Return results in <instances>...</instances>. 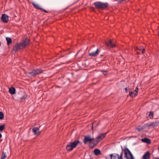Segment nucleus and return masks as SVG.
<instances>
[{
	"instance_id": "27",
	"label": "nucleus",
	"mask_w": 159,
	"mask_h": 159,
	"mask_svg": "<svg viewBox=\"0 0 159 159\" xmlns=\"http://www.w3.org/2000/svg\"><path fill=\"white\" fill-rule=\"evenodd\" d=\"M27 97V96L26 95H25L23 97L20 98V100L21 101L25 100L26 98Z\"/></svg>"
},
{
	"instance_id": "16",
	"label": "nucleus",
	"mask_w": 159,
	"mask_h": 159,
	"mask_svg": "<svg viewBox=\"0 0 159 159\" xmlns=\"http://www.w3.org/2000/svg\"><path fill=\"white\" fill-rule=\"evenodd\" d=\"M94 153L95 155H100L101 153L100 150L98 149H96L94 150Z\"/></svg>"
},
{
	"instance_id": "20",
	"label": "nucleus",
	"mask_w": 159,
	"mask_h": 159,
	"mask_svg": "<svg viewBox=\"0 0 159 159\" xmlns=\"http://www.w3.org/2000/svg\"><path fill=\"white\" fill-rule=\"evenodd\" d=\"M32 4L34 6V7L37 9L39 10L42 9V8H41L40 6L38 4H36L34 2L32 3Z\"/></svg>"
},
{
	"instance_id": "2",
	"label": "nucleus",
	"mask_w": 159,
	"mask_h": 159,
	"mask_svg": "<svg viewBox=\"0 0 159 159\" xmlns=\"http://www.w3.org/2000/svg\"><path fill=\"white\" fill-rule=\"evenodd\" d=\"M93 4L98 9H106L107 8L109 4L107 2L103 3L101 2H95Z\"/></svg>"
},
{
	"instance_id": "4",
	"label": "nucleus",
	"mask_w": 159,
	"mask_h": 159,
	"mask_svg": "<svg viewBox=\"0 0 159 159\" xmlns=\"http://www.w3.org/2000/svg\"><path fill=\"white\" fill-rule=\"evenodd\" d=\"M123 150L124 152V157L126 159H134L132 154L127 148H125Z\"/></svg>"
},
{
	"instance_id": "21",
	"label": "nucleus",
	"mask_w": 159,
	"mask_h": 159,
	"mask_svg": "<svg viewBox=\"0 0 159 159\" xmlns=\"http://www.w3.org/2000/svg\"><path fill=\"white\" fill-rule=\"evenodd\" d=\"M142 141L143 142H145V143H147L148 144H149L151 143L150 140L147 138H145L143 139H142Z\"/></svg>"
},
{
	"instance_id": "7",
	"label": "nucleus",
	"mask_w": 159,
	"mask_h": 159,
	"mask_svg": "<svg viewBox=\"0 0 159 159\" xmlns=\"http://www.w3.org/2000/svg\"><path fill=\"white\" fill-rule=\"evenodd\" d=\"M105 43L107 45L111 48H113L116 46V45L114 42L111 40H109L107 41H106Z\"/></svg>"
},
{
	"instance_id": "19",
	"label": "nucleus",
	"mask_w": 159,
	"mask_h": 159,
	"mask_svg": "<svg viewBox=\"0 0 159 159\" xmlns=\"http://www.w3.org/2000/svg\"><path fill=\"white\" fill-rule=\"evenodd\" d=\"M6 40L7 41V44L8 45H10L12 42L11 39L10 38L8 37H6Z\"/></svg>"
},
{
	"instance_id": "25",
	"label": "nucleus",
	"mask_w": 159,
	"mask_h": 159,
	"mask_svg": "<svg viewBox=\"0 0 159 159\" xmlns=\"http://www.w3.org/2000/svg\"><path fill=\"white\" fill-rule=\"evenodd\" d=\"M5 128V125L4 124L0 125V131H2Z\"/></svg>"
},
{
	"instance_id": "5",
	"label": "nucleus",
	"mask_w": 159,
	"mask_h": 159,
	"mask_svg": "<svg viewBox=\"0 0 159 159\" xmlns=\"http://www.w3.org/2000/svg\"><path fill=\"white\" fill-rule=\"evenodd\" d=\"M92 140L89 143V147L91 148H93L98 144L99 142L96 138H92Z\"/></svg>"
},
{
	"instance_id": "35",
	"label": "nucleus",
	"mask_w": 159,
	"mask_h": 159,
	"mask_svg": "<svg viewBox=\"0 0 159 159\" xmlns=\"http://www.w3.org/2000/svg\"><path fill=\"white\" fill-rule=\"evenodd\" d=\"M137 54H138V55L139 54H140V52H137Z\"/></svg>"
},
{
	"instance_id": "8",
	"label": "nucleus",
	"mask_w": 159,
	"mask_h": 159,
	"mask_svg": "<svg viewBox=\"0 0 159 159\" xmlns=\"http://www.w3.org/2000/svg\"><path fill=\"white\" fill-rule=\"evenodd\" d=\"M107 133H102L99 134L96 138L99 142L102 140L106 136Z\"/></svg>"
},
{
	"instance_id": "31",
	"label": "nucleus",
	"mask_w": 159,
	"mask_h": 159,
	"mask_svg": "<svg viewBox=\"0 0 159 159\" xmlns=\"http://www.w3.org/2000/svg\"><path fill=\"white\" fill-rule=\"evenodd\" d=\"M142 128H136V129L138 131H140L141 130Z\"/></svg>"
},
{
	"instance_id": "17",
	"label": "nucleus",
	"mask_w": 159,
	"mask_h": 159,
	"mask_svg": "<svg viewBox=\"0 0 159 159\" xmlns=\"http://www.w3.org/2000/svg\"><path fill=\"white\" fill-rule=\"evenodd\" d=\"M158 126V123L157 122H152L148 125V126L151 127L152 128H154L155 126Z\"/></svg>"
},
{
	"instance_id": "34",
	"label": "nucleus",
	"mask_w": 159,
	"mask_h": 159,
	"mask_svg": "<svg viewBox=\"0 0 159 159\" xmlns=\"http://www.w3.org/2000/svg\"><path fill=\"white\" fill-rule=\"evenodd\" d=\"M157 32L158 34V35L159 36V27L157 28Z\"/></svg>"
},
{
	"instance_id": "22",
	"label": "nucleus",
	"mask_w": 159,
	"mask_h": 159,
	"mask_svg": "<svg viewBox=\"0 0 159 159\" xmlns=\"http://www.w3.org/2000/svg\"><path fill=\"white\" fill-rule=\"evenodd\" d=\"M139 91V89L138 87L136 88L134 90V97H136L138 95V92Z\"/></svg>"
},
{
	"instance_id": "13",
	"label": "nucleus",
	"mask_w": 159,
	"mask_h": 159,
	"mask_svg": "<svg viewBox=\"0 0 159 159\" xmlns=\"http://www.w3.org/2000/svg\"><path fill=\"white\" fill-rule=\"evenodd\" d=\"M99 53L98 49H97L95 52H92L89 53V55L90 56L95 57L98 55Z\"/></svg>"
},
{
	"instance_id": "26",
	"label": "nucleus",
	"mask_w": 159,
	"mask_h": 159,
	"mask_svg": "<svg viewBox=\"0 0 159 159\" xmlns=\"http://www.w3.org/2000/svg\"><path fill=\"white\" fill-rule=\"evenodd\" d=\"M4 118V115L2 112H0V120L3 119Z\"/></svg>"
},
{
	"instance_id": "33",
	"label": "nucleus",
	"mask_w": 159,
	"mask_h": 159,
	"mask_svg": "<svg viewBox=\"0 0 159 159\" xmlns=\"http://www.w3.org/2000/svg\"><path fill=\"white\" fill-rule=\"evenodd\" d=\"M125 92L126 93H128V90L127 89V88H125Z\"/></svg>"
},
{
	"instance_id": "12",
	"label": "nucleus",
	"mask_w": 159,
	"mask_h": 159,
	"mask_svg": "<svg viewBox=\"0 0 159 159\" xmlns=\"http://www.w3.org/2000/svg\"><path fill=\"white\" fill-rule=\"evenodd\" d=\"M23 48H24L21 43L16 44L14 47V49L15 51H17L18 49H22Z\"/></svg>"
},
{
	"instance_id": "3",
	"label": "nucleus",
	"mask_w": 159,
	"mask_h": 159,
	"mask_svg": "<svg viewBox=\"0 0 159 159\" xmlns=\"http://www.w3.org/2000/svg\"><path fill=\"white\" fill-rule=\"evenodd\" d=\"M79 143L78 140L74 141L72 143L70 142L66 145V148L67 151H71L78 145Z\"/></svg>"
},
{
	"instance_id": "11",
	"label": "nucleus",
	"mask_w": 159,
	"mask_h": 159,
	"mask_svg": "<svg viewBox=\"0 0 159 159\" xmlns=\"http://www.w3.org/2000/svg\"><path fill=\"white\" fill-rule=\"evenodd\" d=\"M1 19L3 22L6 23L8 21V17L7 15L4 14L2 15Z\"/></svg>"
},
{
	"instance_id": "24",
	"label": "nucleus",
	"mask_w": 159,
	"mask_h": 159,
	"mask_svg": "<svg viewBox=\"0 0 159 159\" xmlns=\"http://www.w3.org/2000/svg\"><path fill=\"white\" fill-rule=\"evenodd\" d=\"M149 117L150 118H152L153 117V112L151 111L150 112L149 114Z\"/></svg>"
},
{
	"instance_id": "29",
	"label": "nucleus",
	"mask_w": 159,
	"mask_h": 159,
	"mask_svg": "<svg viewBox=\"0 0 159 159\" xmlns=\"http://www.w3.org/2000/svg\"><path fill=\"white\" fill-rule=\"evenodd\" d=\"M101 72L104 75H105L107 74V72H108V71L102 70L101 71Z\"/></svg>"
},
{
	"instance_id": "15",
	"label": "nucleus",
	"mask_w": 159,
	"mask_h": 159,
	"mask_svg": "<svg viewBox=\"0 0 159 159\" xmlns=\"http://www.w3.org/2000/svg\"><path fill=\"white\" fill-rule=\"evenodd\" d=\"M9 92L11 94H14L16 93V89L13 87H11L9 89Z\"/></svg>"
},
{
	"instance_id": "28",
	"label": "nucleus",
	"mask_w": 159,
	"mask_h": 159,
	"mask_svg": "<svg viewBox=\"0 0 159 159\" xmlns=\"http://www.w3.org/2000/svg\"><path fill=\"white\" fill-rule=\"evenodd\" d=\"M134 92L132 91H129V95L132 98H133L134 97V94L133 95V93Z\"/></svg>"
},
{
	"instance_id": "18",
	"label": "nucleus",
	"mask_w": 159,
	"mask_h": 159,
	"mask_svg": "<svg viewBox=\"0 0 159 159\" xmlns=\"http://www.w3.org/2000/svg\"><path fill=\"white\" fill-rule=\"evenodd\" d=\"M136 49L139 51L142 50V53L143 54L145 52V49L141 47H136Z\"/></svg>"
},
{
	"instance_id": "9",
	"label": "nucleus",
	"mask_w": 159,
	"mask_h": 159,
	"mask_svg": "<svg viewBox=\"0 0 159 159\" xmlns=\"http://www.w3.org/2000/svg\"><path fill=\"white\" fill-rule=\"evenodd\" d=\"M30 42V39L28 38H25L23 42L21 43L23 45L24 48H25L26 46L28 45Z\"/></svg>"
},
{
	"instance_id": "37",
	"label": "nucleus",
	"mask_w": 159,
	"mask_h": 159,
	"mask_svg": "<svg viewBox=\"0 0 159 159\" xmlns=\"http://www.w3.org/2000/svg\"><path fill=\"white\" fill-rule=\"evenodd\" d=\"M159 159V157H157V158H156V159Z\"/></svg>"
},
{
	"instance_id": "10",
	"label": "nucleus",
	"mask_w": 159,
	"mask_h": 159,
	"mask_svg": "<svg viewBox=\"0 0 159 159\" xmlns=\"http://www.w3.org/2000/svg\"><path fill=\"white\" fill-rule=\"evenodd\" d=\"M32 132L35 135H39L41 133V131H39V129L36 127H34L32 129Z\"/></svg>"
},
{
	"instance_id": "30",
	"label": "nucleus",
	"mask_w": 159,
	"mask_h": 159,
	"mask_svg": "<svg viewBox=\"0 0 159 159\" xmlns=\"http://www.w3.org/2000/svg\"><path fill=\"white\" fill-rule=\"evenodd\" d=\"M115 1H117L118 3H119L124 1V0H115Z\"/></svg>"
},
{
	"instance_id": "6",
	"label": "nucleus",
	"mask_w": 159,
	"mask_h": 159,
	"mask_svg": "<svg viewBox=\"0 0 159 159\" xmlns=\"http://www.w3.org/2000/svg\"><path fill=\"white\" fill-rule=\"evenodd\" d=\"M92 140V138L89 135H86L84 137L83 140V142L84 144H86L87 143L89 142V143Z\"/></svg>"
},
{
	"instance_id": "32",
	"label": "nucleus",
	"mask_w": 159,
	"mask_h": 159,
	"mask_svg": "<svg viewBox=\"0 0 159 159\" xmlns=\"http://www.w3.org/2000/svg\"><path fill=\"white\" fill-rule=\"evenodd\" d=\"M41 10H43V11L44 12H46V13H48V12L46 10H45L43 9L42 8V9H41Z\"/></svg>"
},
{
	"instance_id": "14",
	"label": "nucleus",
	"mask_w": 159,
	"mask_h": 159,
	"mask_svg": "<svg viewBox=\"0 0 159 159\" xmlns=\"http://www.w3.org/2000/svg\"><path fill=\"white\" fill-rule=\"evenodd\" d=\"M150 157V153L149 151L146 152L143 156V159H149Z\"/></svg>"
},
{
	"instance_id": "23",
	"label": "nucleus",
	"mask_w": 159,
	"mask_h": 159,
	"mask_svg": "<svg viewBox=\"0 0 159 159\" xmlns=\"http://www.w3.org/2000/svg\"><path fill=\"white\" fill-rule=\"evenodd\" d=\"M7 155L6 153L3 151L2 155L1 157V159H5L7 157Z\"/></svg>"
},
{
	"instance_id": "1",
	"label": "nucleus",
	"mask_w": 159,
	"mask_h": 159,
	"mask_svg": "<svg viewBox=\"0 0 159 159\" xmlns=\"http://www.w3.org/2000/svg\"><path fill=\"white\" fill-rule=\"evenodd\" d=\"M43 72L44 70L41 68L34 69L31 71L29 72L28 73V75L29 77H34L37 75L43 73Z\"/></svg>"
},
{
	"instance_id": "36",
	"label": "nucleus",
	"mask_w": 159,
	"mask_h": 159,
	"mask_svg": "<svg viewBox=\"0 0 159 159\" xmlns=\"http://www.w3.org/2000/svg\"><path fill=\"white\" fill-rule=\"evenodd\" d=\"M2 137V135L1 134H0V138Z\"/></svg>"
}]
</instances>
